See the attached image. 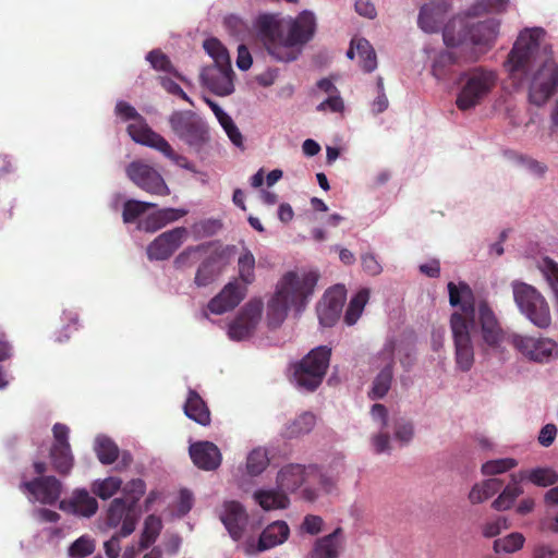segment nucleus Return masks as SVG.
Here are the masks:
<instances>
[{
    "label": "nucleus",
    "mask_w": 558,
    "mask_h": 558,
    "mask_svg": "<svg viewBox=\"0 0 558 558\" xmlns=\"http://www.w3.org/2000/svg\"><path fill=\"white\" fill-rule=\"evenodd\" d=\"M274 14L259 15L255 22L258 37L267 52L278 62H292L299 58L304 45L316 31V16L310 10L286 22Z\"/></svg>",
    "instance_id": "nucleus-1"
},
{
    "label": "nucleus",
    "mask_w": 558,
    "mask_h": 558,
    "mask_svg": "<svg viewBox=\"0 0 558 558\" xmlns=\"http://www.w3.org/2000/svg\"><path fill=\"white\" fill-rule=\"evenodd\" d=\"M449 303L457 310L450 316V330L454 347L456 366L461 372H469L474 364V344L472 331L475 330L477 306L474 294L465 282H449Z\"/></svg>",
    "instance_id": "nucleus-2"
},
{
    "label": "nucleus",
    "mask_w": 558,
    "mask_h": 558,
    "mask_svg": "<svg viewBox=\"0 0 558 558\" xmlns=\"http://www.w3.org/2000/svg\"><path fill=\"white\" fill-rule=\"evenodd\" d=\"M319 275L315 270L295 269L284 272L277 281L267 302V320L279 326L289 312L300 315L314 295Z\"/></svg>",
    "instance_id": "nucleus-3"
},
{
    "label": "nucleus",
    "mask_w": 558,
    "mask_h": 558,
    "mask_svg": "<svg viewBox=\"0 0 558 558\" xmlns=\"http://www.w3.org/2000/svg\"><path fill=\"white\" fill-rule=\"evenodd\" d=\"M551 54H554L553 47L545 29L524 28L520 32L505 66L510 74L514 75Z\"/></svg>",
    "instance_id": "nucleus-4"
},
{
    "label": "nucleus",
    "mask_w": 558,
    "mask_h": 558,
    "mask_svg": "<svg viewBox=\"0 0 558 558\" xmlns=\"http://www.w3.org/2000/svg\"><path fill=\"white\" fill-rule=\"evenodd\" d=\"M475 15H457L451 19L444 28V43L448 47H459L463 45L486 46L497 36L499 22L495 19H488L483 22L473 23L471 17Z\"/></svg>",
    "instance_id": "nucleus-5"
},
{
    "label": "nucleus",
    "mask_w": 558,
    "mask_h": 558,
    "mask_svg": "<svg viewBox=\"0 0 558 558\" xmlns=\"http://www.w3.org/2000/svg\"><path fill=\"white\" fill-rule=\"evenodd\" d=\"M524 72L529 83V100L535 106H544L558 90V61L551 54Z\"/></svg>",
    "instance_id": "nucleus-6"
},
{
    "label": "nucleus",
    "mask_w": 558,
    "mask_h": 558,
    "mask_svg": "<svg viewBox=\"0 0 558 558\" xmlns=\"http://www.w3.org/2000/svg\"><path fill=\"white\" fill-rule=\"evenodd\" d=\"M457 95L456 105L462 110H471L481 105L497 84V74L483 68L464 73Z\"/></svg>",
    "instance_id": "nucleus-7"
},
{
    "label": "nucleus",
    "mask_w": 558,
    "mask_h": 558,
    "mask_svg": "<svg viewBox=\"0 0 558 558\" xmlns=\"http://www.w3.org/2000/svg\"><path fill=\"white\" fill-rule=\"evenodd\" d=\"M513 300L520 313L534 326L545 329L551 324L549 305L543 294L533 286L514 280L511 282Z\"/></svg>",
    "instance_id": "nucleus-8"
},
{
    "label": "nucleus",
    "mask_w": 558,
    "mask_h": 558,
    "mask_svg": "<svg viewBox=\"0 0 558 558\" xmlns=\"http://www.w3.org/2000/svg\"><path fill=\"white\" fill-rule=\"evenodd\" d=\"M331 349L320 345L313 349L293 366V383L302 390L313 391L323 381L329 366Z\"/></svg>",
    "instance_id": "nucleus-9"
},
{
    "label": "nucleus",
    "mask_w": 558,
    "mask_h": 558,
    "mask_svg": "<svg viewBox=\"0 0 558 558\" xmlns=\"http://www.w3.org/2000/svg\"><path fill=\"white\" fill-rule=\"evenodd\" d=\"M509 342L531 363L544 365L558 357V343L548 337L514 332L510 335Z\"/></svg>",
    "instance_id": "nucleus-10"
},
{
    "label": "nucleus",
    "mask_w": 558,
    "mask_h": 558,
    "mask_svg": "<svg viewBox=\"0 0 558 558\" xmlns=\"http://www.w3.org/2000/svg\"><path fill=\"white\" fill-rule=\"evenodd\" d=\"M168 122L173 134L190 146H202L209 138L207 123L194 111H173Z\"/></svg>",
    "instance_id": "nucleus-11"
},
{
    "label": "nucleus",
    "mask_w": 558,
    "mask_h": 558,
    "mask_svg": "<svg viewBox=\"0 0 558 558\" xmlns=\"http://www.w3.org/2000/svg\"><path fill=\"white\" fill-rule=\"evenodd\" d=\"M314 475H317L316 466L305 468L300 464H289L279 471L277 486L286 493H294L298 488L304 486L302 497L308 501H314L319 496L316 489L308 486L311 477Z\"/></svg>",
    "instance_id": "nucleus-12"
},
{
    "label": "nucleus",
    "mask_w": 558,
    "mask_h": 558,
    "mask_svg": "<svg viewBox=\"0 0 558 558\" xmlns=\"http://www.w3.org/2000/svg\"><path fill=\"white\" fill-rule=\"evenodd\" d=\"M126 177L141 190L157 196H168L170 189L160 172L144 160H135L125 168Z\"/></svg>",
    "instance_id": "nucleus-13"
},
{
    "label": "nucleus",
    "mask_w": 558,
    "mask_h": 558,
    "mask_svg": "<svg viewBox=\"0 0 558 558\" xmlns=\"http://www.w3.org/2000/svg\"><path fill=\"white\" fill-rule=\"evenodd\" d=\"M395 363V342L385 343L383 349L372 357L371 365L374 369H378L375 376L368 396L371 399L384 398L392 383V366Z\"/></svg>",
    "instance_id": "nucleus-14"
},
{
    "label": "nucleus",
    "mask_w": 558,
    "mask_h": 558,
    "mask_svg": "<svg viewBox=\"0 0 558 558\" xmlns=\"http://www.w3.org/2000/svg\"><path fill=\"white\" fill-rule=\"evenodd\" d=\"M137 515L132 505H129L124 498H114L106 513V519L100 530L108 532L111 529H116L119 524H122L120 535L126 537L132 534L137 524Z\"/></svg>",
    "instance_id": "nucleus-15"
},
{
    "label": "nucleus",
    "mask_w": 558,
    "mask_h": 558,
    "mask_svg": "<svg viewBox=\"0 0 558 558\" xmlns=\"http://www.w3.org/2000/svg\"><path fill=\"white\" fill-rule=\"evenodd\" d=\"M263 307V301L259 299L247 302L238 317L229 325V338L235 341L248 338L260 320Z\"/></svg>",
    "instance_id": "nucleus-16"
},
{
    "label": "nucleus",
    "mask_w": 558,
    "mask_h": 558,
    "mask_svg": "<svg viewBox=\"0 0 558 558\" xmlns=\"http://www.w3.org/2000/svg\"><path fill=\"white\" fill-rule=\"evenodd\" d=\"M347 298L345 287L336 284L328 289L316 306L318 320L324 327L333 326L340 317Z\"/></svg>",
    "instance_id": "nucleus-17"
},
{
    "label": "nucleus",
    "mask_w": 558,
    "mask_h": 558,
    "mask_svg": "<svg viewBox=\"0 0 558 558\" xmlns=\"http://www.w3.org/2000/svg\"><path fill=\"white\" fill-rule=\"evenodd\" d=\"M234 72L231 64L209 65L202 70L201 82L218 96H229L234 92Z\"/></svg>",
    "instance_id": "nucleus-18"
},
{
    "label": "nucleus",
    "mask_w": 558,
    "mask_h": 558,
    "mask_svg": "<svg viewBox=\"0 0 558 558\" xmlns=\"http://www.w3.org/2000/svg\"><path fill=\"white\" fill-rule=\"evenodd\" d=\"M21 489L27 494L29 501L45 505L54 504L61 496L62 485L53 476L40 477L31 482H22Z\"/></svg>",
    "instance_id": "nucleus-19"
},
{
    "label": "nucleus",
    "mask_w": 558,
    "mask_h": 558,
    "mask_svg": "<svg viewBox=\"0 0 558 558\" xmlns=\"http://www.w3.org/2000/svg\"><path fill=\"white\" fill-rule=\"evenodd\" d=\"M186 228L178 227L158 235L147 247L149 259L163 260L169 258L187 239Z\"/></svg>",
    "instance_id": "nucleus-20"
},
{
    "label": "nucleus",
    "mask_w": 558,
    "mask_h": 558,
    "mask_svg": "<svg viewBox=\"0 0 558 558\" xmlns=\"http://www.w3.org/2000/svg\"><path fill=\"white\" fill-rule=\"evenodd\" d=\"M290 534V529L284 521H276L269 524L260 534L257 544L253 542L243 546L246 555H256L283 544Z\"/></svg>",
    "instance_id": "nucleus-21"
},
{
    "label": "nucleus",
    "mask_w": 558,
    "mask_h": 558,
    "mask_svg": "<svg viewBox=\"0 0 558 558\" xmlns=\"http://www.w3.org/2000/svg\"><path fill=\"white\" fill-rule=\"evenodd\" d=\"M247 289L239 280L228 282L207 305L211 314L221 315L236 307L245 298Z\"/></svg>",
    "instance_id": "nucleus-22"
},
{
    "label": "nucleus",
    "mask_w": 558,
    "mask_h": 558,
    "mask_svg": "<svg viewBox=\"0 0 558 558\" xmlns=\"http://www.w3.org/2000/svg\"><path fill=\"white\" fill-rule=\"evenodd\" d=\"M476 314L483 341L489 347L500 345L505 340V332L490 306L484 301L480 302Z\"/></svg>",
    "instance_id": "nucleus-23"
},
{
    "label": "nucleus",
    "mask_w": 558,
    "mask_h": 558,
    "mask_svg": "<svg viewBox=\"0 0 558 558\" xmlns=\"http://www.w3.org/2000/svg\"><path fill=\"white\" fill-rule=\"evenodd\" d=\"M54 444L51 449V459L54 469L63 474H68L73 466V456L68 441L69 428L63 424L53 426Z\"/></svg>",
    "instance_id": "nucleus-24"
},
{
    "label": "nucleus",
    "mask_w": 558,
    "mask_h": 558,
    "mask_svg": "<svg viewBox=\"0 0 558 558\" xmlns=\"http://www.w3.org/2000/svg\"><path fill=\"white\" fill-rule=\"evenodd\" d=\"M220 519L234 541L242 537L247 524V513L240 502L226 501L222 505Z\"/></svg>",
    "instance_id": "nucleus-25"
},
{
    "label": "nucleus",
    "mask_w": 558,
    "mask_h": 558,
    "mask_svg": "<svg viewBox=\"0 0 558 558\" xmlns=\"http://www.w3.org/2000/svg\"><path fill=\"white\" fill-rule=\"evenodd\" d=\"M190 456L196 466L203 470H215L221 463L219 448L210 441H197L191 444Z\"/></svg>",
    "instance_id": "nucleus-26"
},
{
    "label": "nucleus",
    "mask_w": 558,
    "mask_h": 558,
    "mask_svg": "<svg viewBox=\"0 0 558 558\" xmlns=\"http://www.w3.org/2000/svg\"><path fill=\"white\" fill-rule=\"evenodd\" d=\"M142 145L154 148L161 153L165 157L174 162L178 167L196 172L195 166L190 162L184 156L179 155L174 151L169 142L156 132H149L146 130V136L140 140Z\"/></svg>",
    "instance_id": "nucleus-27"
},
{
    "label": "nucleus",
    "mask_w": 558,
    "mask_h": 558,
    "mask_svg": "<svg viewBox=\"0 0 558 558\" xmlns=\"http://www.w3.org/2000/svg\"><path fill=\"white\" fill-rule=\"evenodd\" d=\"M59 508L62 511L89 518L98 510L97 500L85 489H76L68 500H61Z\"/></svg>",
    "instance_id": "nucleus-28"
},
{
    "label": "nucleus",
    "mask_w": 558,
    "mask_h": 558,
    "mask_svg": "<svg viewBox=\"0 0 558 558\" xmlns=\"http://www.w3.org/2000/svg\"><path fill=\"white\" fill-rule=\"evenodd\" d=\"M186 215L185 209L163 208L150 213L138 220L137 229L145 232H156L168 223L179 220Z\"/></svg>",
    "instance_id": "nucleus-29"
},
{
    "label": "nucleus",
    "mask_w": 558,
    "mask_h": 558,
    "mask_svg": "<svg viewBox=\"0 0 558 558\" xmlns=\"http://www.w3.org/2000/svg\"><path fill=\"white\" fill-rule=\"evenodd\" d=\"M116 113L125 121H130L128 132L132 140L138 144L141 137L146 136V130L154 132L145 122V120L136 112V110L124 101H119L116 106Z\"/></svg>",
    "instance_id": "nucleus-30"
},
{
    "label": "nucleus",
    "mask_w": 558,
    "mask_h": 558,
    "mask_svg": "<svg viewBox=\"0 0 558 558\" xmlns=\"http://www.w3.org/2000/svg\"><path fill=\"white\" fill-rule=\"evenodd\" d=\"M518 475L512 474L509 483L502 488L498 496L492 501L490 507L495 511H507L513 508L517 499L523 495V487Z\"/></svg>",
    "instance_id": "nucleus-31"
},
{
    "label": "nucleus",
    "mask_w": 558,
    "mask_h": 558,
    "mask_svg": "<svg viewBox=\"0 0 558 558\" xmlns=\"http://www.w3.org/2000/svg\"><path fill=\"white\" fill-rule=\"evenodd\" d=\"M342 530L336 529L332 533L318 538L312 550V558H338L342 548Z\"/></svg>",
    "instance_id": "nucleus-32"
},
{
    "label": "nucleus",
    "mask_w": 558,
    "mask_h": 558,
    "mask_svg": "<svg viewBox=\"0 0 558 558\" xmlns=\"http://www.w3.org/2000/svg\"><path fill=\"white\" fill-rule=\"evenodd\" d=\"M355 56L360 59V64L365 72H372L377 66L376 53L371 44L364 38H353L347 52L349 59Z\"/></svg>",
    "instance_id": "nucleus-33"
},
{
    "label": "nucleus",
    "mask_w": 558,
    "mask_h": 558,
    "mask_svg": "<svg viewBox=\"0 0 558 558\" xmlns=\"http://www.w3.org/2000/svg\"><path fill=\"white\" fill-rule=\"evenodd\" d=\"M254 500L266 511L286 509L289 498L283 489H258L253 495Z\"/></svg>",
    "instance_id": "nucleus-34"
},
{
    "label": "nucleus",
    "mask_w": 558,
    "mask_h": 558,
    "mask_svg": "<svg viewBox=\"0 0 558 558\" xmlns=\"http://www.w3.org/2000/svg\"><path fill=\"white\" fill-rule=\"evenodd\" d=\"M446 8L440 4L428 3L421 8L418 26L425 33H436L442 21Z\"/></svg>",
    "instance_id": "nucleus-35"
},
{
    "label": "nucleus",
    "mask_w": 558,
    "mask_h": 558,
    "mask_svg": "<svg viewBox=\"0 0 558 558\" xmlns=\"http://www.w3.org/2000/svg\"><path fill=\"white\" fill-rule=\"evenodd\" d=\"M184 413L189 418L201 425L206 426L210 423L209 410L201 396L194 390L189 391V396L184 404Z\"/></svg>",
    "instance_id": "nucleus-36"
},
{
    "label": "nucleus",
    "mask_w": 558,
    "mask_h": 558,
    "mask_svg": "<svg viewBox=\"0 0 558 558\" xmlns=\"http://www.w3.org/2000/svg\"><path fill=\"white\" fill-rule=\"evenodd\" d=\"M501 481L495 477L475 483L468 495L471 505H480L492 498L501 487Z\"/></svg>",
    "instance_id": "nucleus-37"
},
{
    "label": "nucleus",
    "mask_w": 558,
    "mask_h": 558,
    "mask_svg": "<svg viewBox=\"0 0 558 558\" xmlns=\"http://www.w3.org/2000/svg\"><path fill=\"white\" fill-rule=\"evenodd\" d=\"M269 465L267 450L264 448H254L251 450L245 460L243 468V476L255 477L260 475Z\"/></svg>",
    "instance_id": "nucleus-38"
},
{
    "label": "nucleus",
    "mask_w": 558,
    "mask_h": 558,
    "mask_svg": "<svg viewBox=\"0 0 558 558\" xmlns=\"http://www.w3.org/2000/svg\"><path fill=\"white\" fill-rule=\"evenodd\" d=\"M520 478L538 487H549L558 483V473L553 468H534L520 472Z\"/></svg>",
    "instance_id": "nucleus-39"
},
{
    "label": "nucleus",
    "mask_w": 558,
    "mask_h": 558,
    "mask_svg": "<svg viewBox=\"0 0 558 558\" xmlns=\"http://www.w3.org/2000/svg\"><path fill=\"white\" fill-rule=\"evenodd\" d=\"M255 265L254 254L247 247H243L238 257V275L240 283L246 289L255 280Z\"/></svg>",
    "instance_id": "nucleus-40"
},
{
    "label": "nucleus",
    "mask_w": 558,
    "mask_h": 558,
    "mask_svg": "<svg viewBox=\"0 0 558 558\" xmlns=\"http://www.w3.org/2000/svg\"><path fill=\"white\" fill-rule=\"evenodd\" d=\"M315 425L316 416L311 412H304L286 426L283 436L287 438L303 436L308 434Z\"/></svg>",
    "instance_id": "nucleus-41"
},
{
    "label": "nucleus",
    "mask_w": 558,
    "mask_h": 558,
    "mask_svg": "<svg viewBox=\"0 0 558 558\" xmlns=\"http://www.w3.org/2000/svg\"><path fill=\"white\" fill-rule=\"evenodd\" d=\"M368 300H369V290L366 288L361 289L350 300L348 308L344 314V323L348 326H352L359 320Z\"/></svg>",
    "instance_id": "nucleus-42"
},
{
    "label": "nucleus",
    "mask_w": 558,
    "mask_h": 558,
    "mask_svg": "<svg viewBox=\"0 0 558 558\" xmlns=\"http://www.w3.org/2000/svg\"><path fill=\"white\" fill-rule=\"evenodd\" d=\"M525 543V537L520 532H512L504 537L495 539L493 549L496 554H513L520 550Z\"/></svg>",
    "instance_id": "nucleus-43"
},
{
    "label": "nucleus",
    "mask_w": 558,
    "mask_h": 558,
    "mask_svg": "<svg viewBox=\"0 0 558 558\" xmlns=\"http://www.w3.org/2000/svg\"><path fill=\"white\" fill-rule=\"evenodd\" d=\"M122 487V480L117 476H109L102 480H96L92 483V492L102 500H107L116 495Z\"/></svg>",
    "instance_id": "nucleus-44"
},
{
    "label": "nucleus",
    "mask_w": 558,
    "mask_h": 558,
    "mask_svg": "<svg viewBox=\"0 0 558 558\" xmlns=\"http://www.w3.org/2000/svg\"><path fill=\"white\" fill-rule=\"evenodd\" d=\"M94 449L102 464L113 463L119 454L117 445L106 436L96 437Z\"/></svg>",
    "instance_id": "nucleus-45"
},
{
    "label": "nucleus",
    "mask_w": 558,
    "mask_h": 558,
    "mask_svg": "<svg viewBox=\"0 0 558 558\" xmlns=\"http://www.w3.org/2000/svg\"><path fill=\"white\" fill-rule=\"evenodd\" d=\"M510 0H477L469 8V14L504 13L508 10Z\"/></svg>",
    "instance_id": "nucleus-46"
},
{
    "label": "nucleus",
    "mask_w": 558,
    "mask_h": 558,
    "mask_svg": "<svg viewBox=\"0 0 558 558\" xmlns=\"http://www.w3.org/2000/svg\"><path fill=\"white\" fill-rule=\"evenodd\" d=\"M221 269L211 258L205 260L197 269L194 282L197 287H207L220 275Z\"/></svg>",
    "instance_id": "nucleus-47"
},
{
    "label": "nucleus",
    "mask_w": 558,
    "mask_h": 558,
    "mask_svg": "<svg viewBox=\"0 0 558 558\" xmlns=\"http://www.w3.org/2000/svg\"><path fill=\"white\" fill-rule=\"evenodd\" d=\"M456 62L452 53L447 51L439 52L432 63V75L438 81H445L449 75L450 66Z\"/></svg>",
    "instance_id": "nucleus-48"
},
{
    "label": "nucleus",
    "mask_w": 558,
    "mask_h": 558,
    "mask_svg": "<svg viewBox=\"0 0 558 558\" xmlns=\"http://www.w3.org/2000/svg\"><path fill=\"white\" fill-rule=\"evenodd\" d=\"M518 465V461L513 458H501L488 460L481 466L484 476H495L504 474Z\"/></svg>",
    "instance_id": "nucleus-49"
},
{
    "label": "nucleus",
    "mask_w": 558,
    "mask_h": 558,
    "mask_svg": "<svg viewBox=\"0 0 558 558\" xmlns=\"http://www.w3.org/2000/svg\"><path fill=\"white\" fill-rule=\"evenodd\" d=\"M203 47L208 56L214 60L213 65L231 64L227 48L217 38L206 39L203 44Z\"/></svg>",
    "instance_id": "nucleus-50"
},
{
    "label": "nucleus",
    "mask_w": 558,
    "mask_h": 558,
    "mask_svg": "<svg viewBox=\"0 0 558 558\" xmlns=\"http://www.w3.org/2000/svg\"><path fill=\"white\" fill-rule=\"evenodd\" d=\"M161 520L156 515H148L144 522V530L141 535L140 546L142 549L150 546L161 531Z\"/></svg>",
    "instance_id": "nucleus-51"
},
{
    "label": "nucleus",
    "mask_w": 558,
    "mask_h": 558,
    "mask_svg": "<svg viewBox=\"0 0 558 558\" xmlns=\"http://www.w3.org/2000/svg\"><path fill=\"white\" fill-rule=\"evenodd\" d=\"M156 205L147 202H140L136 199H129L123 205V221L125 223L133 222L147 211L148 208L155 207Z\"/></svg>",
    "instance_id": "nucleus-52"
},
{
    "label": "nucleus",
    "mask_w": 558,
    "mask_h": 558,
    "mask_svg": "<svg viewBox=\"0 0 558 558\" xmlns=\"http://www.w3.org/2000/svg\"><path fill=\"white\" fill-rule=\"evenodd\" d=\"M393 436L402 446L408 445L414 437V425L405 417L393 418Z\"/></svg>",
    "instance_id": "nucleus-53"
},
{
    "label": "nucleus",
    "mask_w": 558,
    "mask_h": 558,
    "mask_svg": "<svg viewBox=\"0 0 558 558\" xmlns=\"http://www.w3.org/2000/svg\"><path fill=\"white\" fill-rule=\"evenodd\" d=\"M538 269L543 274L544 278L550 286L557 301H558V263L549 257H544L538 263Z\"/></svg>",
    "instance_id": "nucleus-54"
},
{
    "label": "nucleus",
    "mask_w": 558,
    "mask_h": 558,
    "mask_svg": "<svg viewBox=\"0 0 558 558\" xmlns=\"http://www.w3.org/2000/svg\"><path fill=\"white\" fill-rule=\"evenodd\" d=\"M509 527L510 522L507 517L496 515L482 524L481 533L485 538H493Z\"/></svg>",
    "instance_id": "nucleus-55"
},
{
    "label": "nucleus",
    "mask_w": 558,
    "mask_h": 558,
    "mask_svg": "<svg viewBox=\"0 0 558 558\" xmlns=\"http://www.w3.org/2000/svg\"><path fill=\"white\" fill-rule=\"evenodd\" d=\"M371 449L376 454H390L392 451L391 438L386 429H378L369 438Z\"/></svg>",
    "instance_id": "nucleus-56"
},
{
    "label": "nucleus",
    "mask_w": 558,
    "mask_h": 558,
    "mask_svg": "<svg viewBox=\"0 0 558 558\" xmlns=\"http://www.w3.org/2000/svg\"><path fill=\"white\" fill-rule=\"evenodd\" d=\"M122 488L124 499H126L129 505H132L135 508L136 502L142 498L145 494L146 485L143 480L135 478L128 482Z\"/></svg>",
    "instance_id": "nucleus-57"
},
{
    "label": "nucleus",
    "mask_w": 558,
    "mask_h": 558,
    "mask_svg": "<svg viewBox=\"0 0 558 558\" xmlns=\"http://www.w3.org/2000/svg\"><path fill=\"white\" fill-rule=\"evenodd\" d=\"M95 550V542L87 535L77 538L69 548V555L74 558H84Z\"/></svg>",
    "instance_id": "nucleus-58"
},
{
    "label": "nucleus",
    "mask_w": 558,
    "mask_h": 558,
    "mask_svg": "<svg viewBox=\"0 0 558 558\" xmlns=\"http://www.w3.org/2000/svg\"><path fill=\"white\" fill-rule=\"evenodd\" d=\"M218 122L226 132L229 140L232 142V144L235 145L236 147H242L243 136L239 128L235 125L233 119L227 113L223 117L219 118Z\"/></svg>",
    "instance_id": "nucleus-59"
},
{
    "label": "nucleus",
    "mask_w": 558,
    "mask_h": 558,
    "mask_svg": "<svg viewBox=\"0 0 558 558\" xmlns=\"http://www.w3.org/2000/svg\"><path fill=\"white\" fill-rule=\"evenodd\" d=\"M317 483L319 485V490L323 493L329 494L335 490L337 485V477L332 474H328L327 472H320L317 469V475L311 477L310 484Z\"/></svg>",
    "instance_id": "nucleus-60"
},
{
    "label": "nucleus",
    "mask_w": 558,
    "mask_h": 558,
    "mask_svg": "<svg viewBox=\"0 0 558 558\" xmlns=\"http://www.w3.org/2000/svg\"><path fill=\"white\" fill-rule=\"evenodd\" d=\"M204 250V245L190 246L177 256L174 263L178 267L189 266L198 258V256Z\"/></svg>",
    "instance_id": "nucleus-61"
},
{
    "label": "nucleus",
    "mask_w": 558,
    "mask_h": 558,
    "mask_svg": "<svg viewBox=\"0 0 558 558\" xmlns=\"http://www.w3.org/2000/svg\"><path fill=\"white\" fill-rule=\"evenodd\" d=\"M147 61L151 64L155 70L172 72V65L166 54L159 50L150 51L147 57Z\"/></svg>",
    "instance_id": "nucleus-62"
},
{
    "label": "nucleus",
    "mask_w": 558,
    "mask_h": 558,
    "mask_svg": "<svg viewBox=\"0 0 558 558\" xmlns=\"http://www.w3.org/2000/svg\"><path fill=\"white\" fill-rule=\"evenodd\" d=\"M371 417L378 429H387L389 427V417L385 405L379 403L374 404L371 409Z\"/></svg>",
    "instance_id": "nucleus-63"
},
{
    "label": "nucleus",
    "mask_w": 558,
    "mask_h": 558,
    "mask_svg": "<svg viewBox=\"0 0 558 558\" xmlns=\"http://www.w3.org/2000/svg\"><path fill=\"white\" fill-rule=\"evenodd\" d=\"M318 111H330V112H343L344 110V102L339 95H330L327 96L325 100H323L317 106Z\"/></svg>",
    "instance_id": "nucleus-64"
}]
</instances>
